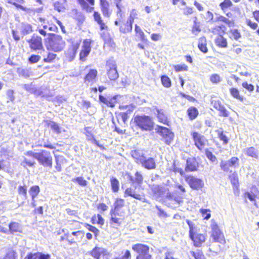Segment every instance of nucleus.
<instances>
[{
  "label": "nucleus",
  "instance_id": "nucleus-1",
  "mask_svg": "<svg viewBox=\"0 0 259 259\" xmlns=\"http://www.w3.org/2000/svg\"><path fill=\"white\" fill-rule=\"evenodd\" d=\"M186 222L189 228L190 239L193 241L194 246L200 247L202 243L205 241V236L202 234L197 233V229L191 221L187 220Z\"/></svg>",
  "mask_w": 259,
  "mask_h": 259
},
{
  "label": "nucleus",
  "instance_id": "nucleus-49",
  "mask_svg": "<svg viewBox=\"0 0 259 259\" xmlns=\"http://www.w3.org/2000/svg\"><path fill=\"white\" fill-rule=\"evenodd\" d=\"M143 181V177L141 174L137 171L135 174V183L138 185L142 184Z\"/></svg>",
  "mask_w": 259,
  "mask_h": 259
},
{
  "label": "nucleus",
  "instance_id": "nucleus-54",
  "mask_svg": "<svg viewBox=\"0 0 259 259\" xmlns=\"http://www.w3.org/2000/svg\"><path fill=\"white\" fill-rule=\"evenodd\" d=\"M22 87L30 93H33L35 91V89L32 83L22 84Z\"/></svg>",
  "mask_w": 259,
  "mask_h": 259
},
{
  "label": "nucleus",
  "instance_id": "nucleus-48",
  "mask_svg": "<svg viewBox=\"0 0 259 259\" xmlns=\"http://www.w3.org/2000/svg\"><path fill=\"white\" fill-rule=\"evenodd\" d=\"M174 68L176 72L187 71L188 66L185 64H178L174 66Z\"/></svg>",
  "mask_w": 259,
  "mask_h": 259
},
{
  "label": "nucleus",
  "instance_id": "nucleus-7",
  "mask_svg": "<svg viewBox=\"0 0 259 259\" xmlns=\"http://www.w3.org/2000/svg\"><path fill=\"white\" fill-rule=\"evenodd\" d=\"M135 108V106L133 104L120 105L119 109L121 110H125V111L119 113L117 116V119H121L124 123H125Z\"/></svg>",
  "mask_w": 259,
  "mask_h": 259
},
{
  "label": "nucleus",
  "instance_id": "nucleus-6",
  "mask_svg": "<svg viewBox=\"0 0 259 259\" xmlns=\"http://www.w3.org/2000/svg\"><path fill=\"white\" fill-rule=\"evenodd\" d=\"M185 180L188 184L190 187L193 190H199L204 186V183L202 180L198 179L191 175L185 176Z\"/></svg>",
  "mask_w": 259,
  "mask_h": 259
},
{
  "label": "nucleus",
  "instance_id": "nucleus-57",
  "mask_svg": "<svg viewBox=\"0 0 259 259\" xmlns=\"http://www.w3.org/2000/svg\"><path fill=\"white\" fill-rule=\"evenodd\" d=\"M226 29V27L224 25H221V26H218L215 27L213 30L212 32L214 33L218 34L220 35H221V31H222L224 32L225 30Z\"/></svg>",
  "mask_w": 259,
  "mask_h": 259
},
{
  "label": "nucleus",
  "instance_id": "nucleus-63",
  "mask_svg": "<svg viewBox=\"0 0 259 259\" xmlns=\"http://www.w3.org/2000/svg\"><path fill=\"white\" fill-rule=\"evenodd\" d=\"M40 59V56L32 55L29 58V61L31 63H37Z\"/></svg>",
  "mask_w": 259,
  "mask_h": 259
},
{
  "label": "nucleus",
  "instance_id": "nucleus-14",
  "mask_svg": "<svg viewBox=\"0 0 259 259\" xmlns=\"http://www.w3.org/2000/svg\"><path fill=\"white\" fill-rule=\"evenodd\" d=\"M67 240L70 244L79 241L84 236V233L81 231L73 232L71 234L67 233L65 234Z\"/></svg>",
  "mask_w": 259,
  "mask_h": 259
},
{
  "label": "nucleus",
  "instance_id": "nucleus-45",
  "mask_svg": "<svg viewBox=\"0 0 259 259\" xmlns=\"http://www.w3.org/2000/svg\"><path fill=\"white\" fill-rule=\"evenodd\" d=\"M210 81L213 84H218L222 81V78L217 73L211 74L209 77Z\"/></svg>",
  "mask_w": 259,
  "mask_h": 259
},
{
  "label": "nucleus",
  "instance_id": "nucleus-33",
  "mask_svg": "<svg viewBox=\"0 0 259 259\" xmlns=\"http://www.w3.org/2000/svg\"><path fill=\"white\" fill-rule=\"evenodd\" d=\"M133 22L127 20L126 23H123L120 27V31L123 33H126L130 32L132 30L133 28Z\"/></svg>",
  "mask_w": 259,
  "mask_h": 259
},
{
  "label": "nucleus",
  "instance_id": "nucleus-28",
  "mask_svg": "<svg viewBox=\"0 0 259 259\" xmlns=\"http://www.w3.org/2000/svg\"><path fill=\"white\" fill-rule=\"evenodd\" d=\"M39 53L44 58V61L46 63H51L55 59L56 55L54 53L47 52L45 50H42Z\"/></svg>",
  "mask_w": 259,
  "mask_h": 259
},
{
  "label": "nucleus",
  "instance_id": "nucleus-36",
  "mask_svg": "<svg viewBox=\"0 0 259 259\" xmlns=\"http://www.w3.org/2000/svg\"><path fill=\"white\" fill-rule=\"evenodd\" d=\"M216 45L221 48H227L228 43L226 38L222 35H219L215 39Z\"/></svg>",
  "mask_w": 259,
  "mask_h": 259
},
{
  "label": "nucleus",
  "instance_id": "nucleus-13",
  "mask_svg": "<svg viewBox=\"0 0 259 259\" xmlns=\"http://www.w3.org/2000/svg\"><path fill=\"white\" fill-rule=\"evenodd\" d=\"M239 159L237 157H232L228 161H222L220 163V166L221 169L226 172H231L230 167H236V165H238Z\"/></svg>",
  "mask_w": 259,
  "mask_h": 259
},
{
  "label": "nucleus",
  "instance_id": "nucleus-42",
  "mask_svg": "<svg viewBox=\"0 0 259 259\" xmlns=\"http://www.w3.org/2000/svg\"><path fill=\"white\" fill-rule=\"evenodd\" d=\"M39 187L38 186H33L30 188L29 192L32 198L35 199V198L37 196V195L39 193Z\"/></svg>",
  "mask_w": 259,
  "mask_h": 259
},
{
  "label": "nucleus",
  "instance_id": "nucleus-59",
  "mask_svg": "<svg viewBox=\"0 0 259 259\" xmlns=\"http://www.w3.org/2000/svg\"><path fill=\"white\" fill-rule=\"evenodd\" d=\"M18 191L19 194L22 195L25 197H26L27 188L25 186H20L18 189Z\"/></svg>",
  "mask_w": 259,
  "mask_h": 259
},
{
  "label": "nucleus",
  "instance_id": "nucleus-10",
  "mask_svg": "<svg viewBox=\"0 0 259 259\" xmlns=\"http://www.w3.org/2000/svg\"><path fill=\"white\" fill-rule=\"evenodd\" d=\"M30 48L34 51H39V53L44 50L41 37L33 35L31 38L28 40Z\"/></svg>",
  "mask_w": 259,
  "mask_h": 259
},
{
  "label": "nucleus",
  "instance_id": "nucleus-29",
  "mask_svg": "<svg viewBox=\"0 0 259 259\" xmlns=\"http://www.w3.org/2000/svg\"><path fill=\"white\" fill-rule=\"evenodd\" d=\"M97 71L96 69H90L84 77L85 83H93L97 75Z\"/></svg>",
  "mask_w": 259,
  "mask_h": 259
},
{
  "label": "nucleus",
  "instance_id": "nucleus-16",
  "mask_svg": "<svg viewBox=\"0 0 259 259\" xmlns=\"http://www.w3.org/2000/svg\"><path fill=\"white\" fill-rule=\"evenodd\" d=\"M159 132L161 136L162 137L164 142L169 145L172 141L174 137V134L167 128L164 127H159Z\"/></svg>",
  "mask_w": 259,
  "mask_h": 259
},
{
  "label": "nucleus",
  "instance_id": "nucleus-40",
  "mask_svg": "<svg viewBox=\"0 0 259 259\" xmlns=\"http://www.w3.org/2000/svg\"><path fill=\"white\" fill-rule=\"evenodd\" d=\"M124 205V200L121 198H118L116 199V201L114 204V210L115 211L119 210L120 208H121Z\"/></svg>",
  "mask_w": 259,
  "mask_h": 259
},
{
  "label": "nucleus",
  "instance_id": "nucleus-15",
  "mask_svg": "<svg viewBox=\"0 0 259 259\" xmlns=\"http://www.w3.org/2000/svg\"><path fill=\"white\" fill-rule=\"evenodd\" d=\"M136 187L127 188L124 191V197L130 196L137 200H141L142 202H148V201L144 198L143 195L136 193Z\"/></svg>",
  "mask_w": 259,
  "mask_h": 259
},
{
  "label": "nucleus",
  "instance_id": "nucleus-64",
  "mask_svg": "<svg viewBox=\"0 0 259 259\" xmlns=\"http://www.w3.org/2000/svg\"><path fill=\"white\" fill-rule=\"evenodd\" d=\"M131 252L129 250H126L124 252L123 255L121 257H117L114 258V259H131Z\"/></svg>",
  "mask_w": 259,
  "mask_h": 259
},
{
  "label": "nucleus",
  "instance_id": "nucleus-58",
  "mask_svg": "<svg viewBox=\"0 0 259 259\" xmlns=\"http://www.w3.org/2000/svg\"><path fill=\"white\" fill-rule=\"evenodd\" d=\"M230 33L232 35V36L235 40H238L239 38L241 37L240 33L237 29H233L230 31Z\"/></svg>",
  "mask_w": 259,
  "mask_h": 259
},
{
  "label": "nucleus",
  "instance_id": "nucleus-52",
  "mask_svg": "<svg viewBox=\"0 0 259 259\" xmlns=\"http://www.w3.org/2000/svg\"><path fill=\"white\" fill-rule=\"evenodd\" d=\"M161 82L162 84L166 88H169L171 85L170 79L166 76L161 77Z\"/></svg>",
  "mask_w": 259,
  "mask_h": 259
},
{
  "label": "nucleus",
  "instance_id": "nucleus-47",
  "mask_svg": "<svg viewBox=\"0 0 259 259\" xmlns=\"http://www.w3.org/2000/svg\"><path fill=\"white\" fill-rule=\"evenodd\" d=\"M42 28L45 29L46 30H47V32L48 34H50L49 32L53 31L55 32L57 30V27L56 25L54 24H42Z\"/></svg>",
  "mask_w": 259,
  "mask_h": 259
},
{
  "label": "nucleus",
  "instance_id": "nucleus-21",
  "mask_svg": "<svg viewBox=\"0 0 259 259\" xmlns=\"http://www.w3.org/2000/svg\"><path fill=\"white\" fill-rule=\"evenodd\" d=\"M7 2L14 5L17 8L20 9L27 13H31L33 12L32 9L25 7L21 5L24 3V0H7Z\"/></svg>",
  "mask_w": 259,
  "mask_h": 259
},
{
  "label": "nucleus",
  "instance_id": "nucleus-44",
  "mask_svg": "<svg viewBox=\"0 0 259 259\" xmlns=\"http://www.w3.org/2000/svg\"><path fill=\"white\" fill-rule=\"evenodd\" d=\"M48 125L57 134L61 133L60 127L59 125L54 121H50L48 122Z\"/></svg>",
  "mask_w": 259,
  "mask_h": 259
},
{
  "label": "nucleus",
  "instance_id": "nucleus-61",
  "mask_svg": "<svg viewBox=\"0 0 259 259\" xmlns=\"http://www.w3.org/2000/svg\"><path fill=\"white\" fill-rule=\"evenodd\" d=\"M87 228L90 231L94 233L95 234V236H97L98 235L99 231L95 227L87 224Z\"/></svg>",
  "mask_w": 259,
  "mask_h": 259
},
{
  "label": "nucleus",
  "instance_id": "nucleus-3",
  "mask_svg": "<svg viewBox=\"0 0 259 259\" xmlns=\"http://www.w3.org/2000/svg\"><path fill=\"white\" fill-rule=\"evenodd\" d=\"M49 35L51 36L49 40L50 50L55 52L62 51L65 46V42L62 37L54 34H49Z\"/></svg>",
  "mask_w": 259,
  "mask_h": 259
},
{
  "label": "nucleus",
  "instance_id": "nucleus-18",
  "mask_svg": "<svg viewBox=\"0 0 259 259\" xmlns=\"http://www.w3.org/2000/svg\"><path fill=\"white\" fill-rule=\"evenodd\" d=\"M121 96L120 95H115L112 98L109 97L106 98L102 95H100L99 99L100 102L103 103L107 106L114 107L115 104L117 102L118 99Z\"/></svg>",
  "mask_w": 259,
  "mask_h": 259
},
{
  "label": "nucleus",
  "instance_id": "nucleus-27",
  "mask_svg": "<svg viewBox=\"0 0 259 259\" xmlns=\"http://www.w3.org/2000/svg\"><path fill=\"white\" fill-rule=\"evenodd\" d=\"M243 153L247 156L257 159L258 158V151L253 147L246 148L243 149Z\"/></svg>",
  "mask_w": 259,
  "mask_h": 259
},
{
  "label": "nucleus",
  "instance_id": "nucleus-50",
  "mask_svg": "<svg viewBox=\"0 0 259 259\" xmlns=\"http://www.w3.org/2000/svg\"><path fill=\"white\" fill-rule=\"evenodd\" d=\"M191 253L195 259H205L204 254L200 250H198L196 251H192Z\"/></svg>",
  "mask_w": 259,
  "mask_h": 259
},
{
  "label": "nucleus",
  "instance_id": "nucleus-46",
  "mask_svg": "<svg viewBox=\"0 0 259 259\" xmlns=\"http://www.w3.org/2000/svg\"><path fill=\"white\" fill-rule=\"evenodd\" d=\"M230 93L231 95L235 98L240 100L242 101L243 98L242 96H241L239 94V91L236 88H231L230 89Z\"/></svg>",
  "mask_w": 259,
  "mask_h": 259
},
{
  "label": "nucleus",
  "instance_id": "nucleus-4",
  "mask_svg": "<svg viewBox=\"0 0 259 259\" xmlns=\"http://www.w3.org/2000/svg\"><path fill=\"white\" fill-rule=\"evenodd\" d=\"M35 159L37 160L39 163L44 167L51 168L53 164V158L50 152L47 150H41L38 152L35 156Z\"/></svg>",
  "mask_w": 259,
  "mask_h": 259
},
{
  "label": "nucleus",
  "instance_id": "nucleus-2",
  "mask_svg": "<svg viewBox=\"0 0 259 259\" xmlns=\"http://www.w3.org/2000/svg\"><path fill=\"white\" fill-rule=\"evenodd\" d=\"M134 122L142 130L150 131L153 128V122L148 116L137 115L134 117Z\"/></svg>",
  "mask_w": 259,
  "mask_h": 259
},
{
  "label": "nucleus",
  "instance_id": "nucleus-20",
  "mask_svg": "<svg viewBox=\"0 0 259 259\" xmlns=\"http://www.w3.org/2000/svg\"><path fill=\"white\" fill-rule=\"evenodd\" d=\"M132 249L137 252L139 255L150 254L149 248L148 246L142 244H137L133 246Z\"/></svg>",
  "mask_w": 259,
  "mask_h": 259
},
{
  "label": "nucleus",
  "instance_id": "nucleus-53",
  "mask_svg": "<svg viewBox=\"0 0 259 259\" xmlns=\"http://www.w3.org/2000/svg\"><path fill=\"white\" fill-rule=\"evenodd\" d=\"M201 29L200 28V25L199 23L197 22L196 21L194 22V25L192 28V32L195 35H198V34L200 32Z\"/></svg>",
  "mask_w": 259,
  "mask_h": 259
},
{
  "label": "nucleus",
  "instance_id": "nucleus-39",
  "mask_svg": "<svg viewBox=\"0 0 259 259\" xmlns=\"http://www.w3.org/2000/svg\"><path fill=\"white\" fill-rule=\"evenodd\" d=\"M21 30L24 35L29 34L32 31L31 26L27 23L22 24Z\"/></svg>",
  "mask_w": 259,
  "mask_h": 259
},
{
  "label": "nucleus",
  "instance_id": "nucleus-19",
  "mask_svg": "<svg viewBox=\"0 0 259 259\" xmlns=\"http://www.w3.org/2000/svg\"><path fill=\"white\" fill-rule=\"evenodd\" d=\"M213 107L220 111V115L224 117H228L229 112L226 108L221 104L219 101H213L212 102Z\"/></svg>",
  "mask_w": 259,
  "mask_h": 259
},
{
  "label": "nucleus",
  "instance_id": "nucleus-12",
  "mask_svg": "<svg viewBox=\"0 0 259 259\" xmlns=\"http://www.w3.org/2000/svg\"><path fill=\"white\" fill-rule=\"evenodd\" d=\"M92 40L90 39H86L83 41L82 49L79 53V59L82 61L85 60V58L89 55L91 51V43Z\"/></svg>",
  "mask_w": 259,
  "mask_h": 259
},
{
  "label": "nucleus",
  "instance_id": "nucleus-26",
  "mask_svg": "<svg viewBox=\"0 0 259 259\" xmlns=\"http://www.w3.org/2000/svg\"><path fill=\"white\" fill-rule=\"evenodd\" d=\"M50 255L37 252L34 253H29L24 259H50Z\"/></svg>",
  "mask_w": 259,
  "mask_h": 259
},
{
  "label": "nucleus",
  "instance_id": "nucleus-9",
  "mask_svg": "<svg viewBox=\"0 0 259 259\" xmlns=\"http://www.w3.org/2000/svg\"><path fill=\"white\" fill-rule=\"evenodd\" d=\"M191 135L195 146L199 150H202L205 146V143L207 142L205 137L196 132H192Z\"/></svg>",
  "mask_w": 259,
  "mask_h": 259
},
{
  "label": "nucleus",
  "instance_id": "nucleus-41",
  "mask_svg": "<svg viewBox=\"0 0 259 259\" xmlns=\"http://www.w3.org/2000/svg\"><path fill=\"white\" fill-rule=\"evenodd\" d=\"M112 190L114 192H117L119 190V182L118 180L112 177L110 180Z\"/></svg>",
  "mask_w": 259,
  "mask_h": 259
},
{
  "label": "nucleus",
  "instance_id": "nucleus-30",
  "mask_svg": "<svg viewBox=\"0 0 259 259\" xmlns=\"http://www.w3.org/2000/svg\"><path fill=\"white\" fill-rule=\"evenodd\" d=\"M93 17L94 20L100 26V29L101 30L106 29L107 28V26L105 25L102 20L101 14L98 12L95 11Z\"/></svg>",
  "mask_w": 259,
  "mask_h": 259
},
{
  "label": "nucleus",
  "instance_id": "nucleus-23",
  "mask_svg": "<svg viewBox=\"0 0 259 259\" xmlns=\"http://www.w3.org/2000/svg\"><path fill=\"white\" fill-rule=\"evenodd\" d=\"M141 164L143 167L147 169H153L156 168V162L154 158L149 157L146 158V157L141 162Z\"/></svg>",
  "mask_w": 259,
  "mask_h": 259
},
{
  "label": "nucleus",
  "instance_id": "nucleus-5",
  "mask_svg": "<svg viewBox=\"0 0 259 259\" xmlns=\"http://www.w3.org/2000/svg\"><path fill=\"white\" fill-rule=\"evenodd\" d=\"M210 227L211 229V237L213 238V241L222 244L225 243V240L223 233L220 230L218 224L214 221H211Z\"/></svg>",
  "mask_w": 259,
  "mask_h": 259
},
{
  "label": "nucleus",
  "instance_id": "nucleus-17",
  "mask_svg": "<svg viewBox=\"0 0 259 259\" xmlns=\"http://www.w3.org/2000/svg\"><path fill=\"white\" fill-rule=\"evenodd\" d=\"M152 111L154 114L156 115L158 121L164 124H168V120L165 112L163 109H159L157 107H154Z\"/></svg>",
  "mask_w": 259,
  "mask_h": 259
},
{
  "label": "nucleus",
  "instance_id": "nucleus-35",
  "mask_svg": "<svg viewBox=\"0 0 259 259\" xmlns=\"http://www.w3.org/2000/svg\"><path fill=\"white\" fill-rule=\"evenodd\" d=\"M9 229L8 230V231L11 233L13 234L14 233L20 232L21 231V226L18 223L12 222L9 224Z\"/></svg>",
  "mask_w": 259,
  "mask_h": 259
},
{
  "label": "nucleus",
  "instance_id": "nucleus-34",
  "mask_svg": "<svg viewBox=\"0 0 259 259\" xmlns=\"http://www.w3.org/2000/svg\"><path fill=\"white\" fill-rule=\"evenodd\" d=\"M206 40L205 37H201L199 39L198 47L199 50L204 53L207 52V48L206 47Z\"/></svg>",
  "mask_w": 259,
  "mask_h": 259
},
{
  "label": "nucleus",
  "instance_id": "nucleus-37",
  "mask_svg": "<svg viewBox=\"0 0 259 259\" xmlns=\"http://www.w3.org/2000/svg\"><path fill=\"white\" fill-rule=\"evenodd\" d=\"M188 115L191 120L195 119L198 115V110L194 107H191L187 110Z\"/></svg>",
  "mask_w": 259,
  "mask_h": 259
},
{
  "label": "nucleus",
  "instance_id": "nucleus-55",
  "mask_svg": "<svg viewBox=\"0 0 259 259\" xmlns=\"http://www.w3.org/2000/svg\"><path fill=\"white\" fill-rule=\"evenodd\" d=\"M135 31L136 33L138 35V36L140 37V39L142 40H144L145 39V34L143 31L141 30L140 27L138 26L137 24L135 25Z\"/></svg>",
  "mask_w": 259,
  "mask_h": 259
},
{
  "label": "nucleus",
  "instance_id": "nucleus-43",
  "mask_svg": "<svg viewBox=\"0 0 259 259\" xmlns=\"http://www.w3.org/2000/svg\"><path fill=\"white\" fill-rule=\"evenodd\" d=\"M3 259H17V252L12 250H9Z\"/></svg>",
  "mask_w": 259,
  "mask_h": 259
},
{
  "label": "nucleus",
  "instance_id": "nucleus-11",
  "mask_svg": "<svg viewBox=\"0 0 259 259\" xmlns=\"http://www.w3.org/2000/svg\"><path fill=\"white\" fill-rule=\"evenodd\" d=\"M79 45L80 41H72L71 45L65 52V56L68 61L71 62L73 60Z\"/></svg>",
  "mask_w": 259,
  "mask_h": 259
},
{
  "label": "nucleus",
  "instance_id": "nucleus-60",
  "mask_svg": "<svg viewBox=\"0 0 259 259\" xmlns=\"http://www.w3.org/2000/svg\"><path fill=\"white\" fill-rule=\"evenodd\" d=\"M74 180L81 186H85L87 185V181L82 177H77L74 179Z\"/></svg>",
  "mask_w": 259,
  "mask_h": 259
},
{
  "label": "nucleus",
  "instance_id": "nucleus-38",
  "mask_svg": "<svg viewBox=\"0 0 259 259\" xmlns=\"http://www.w3.org/2000/svg\"><path fill=\"white\" fill-rule=\"evenodd\" d=\"M78 4L80 5L81 8L88 12H92L94 8L90 7L88 4L84 0H77Z\"/></svg>",
  "mask_w": 259,
  "mask_h": 259
},
{
  "label": "nucleus",
  "instance_id": "nucleus-25",
  "mask_svg": "<svg viewBox=\"0 0 259 259\" xmlns=\"http://www.w3.org/2000/svg\"><path fill=\"white\" fill-rule=\"evenodd\" d=\"M101 12L104 17L110 18L111 16L112 11L110 8V5L108 2L100 4Z\"/></svg>",
  "mask_w": 259,
  "mask_h": 259
},
{
  "label": "nucleus",
  "instance_id": "nucleus-62",
  "mask_svg": "<svg viewBox=\"0 0 259 259\" xmlns=\"http://www.w3.org/2000/svg\"><path fill=\"white\" fill-rule=\"evenodd\" d=\"M205 154L208 159H209L211 161L214 162L217 160L216 157L212 154L211 152L208 150H206L205 152Z\"/></svg>",
  "mask_w": 259,
  "mask_h": 259
},
{
  "label": "nucleus",
  "instance_id": "nucleus-31",
  "mask_svg": "<svg viewBox=\"0 0 259 259\" xmlns=\"http://www.w3.org/2000/svg\"><path fill=\"white\" fill-rule=\"evenodd\" d=\"M17 72L20 76L28 78L32 74V71L30 68L19 67L17 69Z\"/></svg>",
  "mask_w": 259,
  "mask_h": 259
},
{
  "label": "nucleus",
  "instance_id": "nucleus-56",
  "mask_svg": "<svg viewBox=\"0 0 259 259\" xmlns=\"http://www.w3.org/2000/svg\"><path fill=\"white\" fill-rule=\"evenodd\" d=\"M232 5V3L230 0H224L223 2L220 4V6L223 10H225Z\"/></svg>",
  "mask_w": 259,
  "mask_h": 259
},
{
  "label": "nucleus",
  "instance_id": "nucleus-32",
  "mask_svg": "<svg viewBox=\"0 0 259 259\" xmlns=\"http://www.w3.org/2000/svg\"><path fill=\"white\" fill-rule=\"evenodd\" d=\"M106 254V250L102 247H95L91 251V254L96 259H99L101 255Z\"/></svg>",
  "mask_w": 259,
  "mask_h": 259
},
{
  "label": "nucleus",
  "instance_id": "nucleus-51",
  "mask_svg": "<svg viewBox=\"0 0 259 259\" xmlns=\"http://www.w3.org/2000/svg\"><path fill=\"white\" fill-rule=\"evenodd\" d=\"M200 212L201 213L202 216L205 220H208L211 217V214L210 213V211L209 209H200Z\"/></svg>",
  "mask_w": 259,
  "mask_h": 259
},
{
  "label": "nucleus",
  "instance_id": "nucleus-24",
  "mask_svg": "<svg viewBox=\"0 0 259 259\" xmlns=\"http://www.w3.org/2000/svg\"><path fill=\"white\" fill-rule=\"evenodd\" d=\"M198 166V164L195 159L189 158L187 160L185 171L186 172L195 171Z\"/></svg>",
  "mask_w": 259,
  "mask_h": 259
},
{
  "label": "nucleus",
  "instance_id": "nucleus-8",
  "mask_svg": "<svg viewBox=\"0 0 259 259\" xmlns=\"http://www.w3.org/2000/svg\"><path fill=\"white\" fill-rule=\"evenodd\" d=\"M107 75L110 80H115L118 77L116 64L114 60H108L106 62Z\"/></svg>",
  "mask_w": 259,
  "mask_h": 259
},
{
  "label": "nucleus",
  "instance_id": "nucleus-22",
  "mask_svg": "<svg viewBox=\"0 0 259 259\" xmlns=\"http://www.w3.org/2000/svg\"><path fill=\"white\" fill-rule=\"evenodd\" d=\"M131 154L138 164H141L145 157L144 152L141 150H133L131 151Z\"/></svg>",
  "mask_w": 259,
  "mask_h": 259
}]
</instances>
